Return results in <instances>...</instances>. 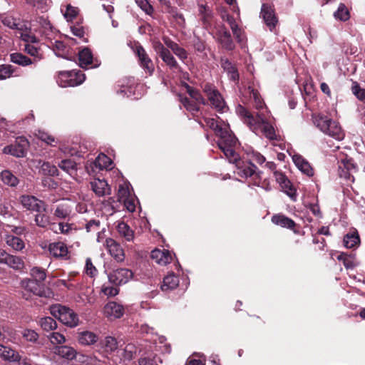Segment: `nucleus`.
Segmentation results:
<instances>
[{
	"label": "nucleus",
	"mask_w": 365,
	"mask_h": 365,
	"mask_svg": "<svg viewBox=\"0 0 365 365\" xmlns=\"http://www.w3.org/2000/svg\"><path fill=\"white\" fill-rule=\"evenodd\" d=\"M205 125L213 130L220 139L217 141L219 148L223 152L226 158L232 162L236 161L237 153L235 148L237 139L230 130L229 125L220 124L214 118H205Z\"/></svg>",
	"instance_id": "1"
},
{
	"label": "nucleus",
	"mask_w": 365,
	"mask_h": 365,
	"mask_svg": "<svg viewBox=\"0 0 365 365\" xmlns=\"http://www.w3.org/2000/svg\"><path fill=\"white\" fill-rule=\"evenodd\" d=\"M236 113L253 132L257 133L261 131L267 138H274V130L271 125L266 122L263 113H257L256 115H254L241 105H238L236 108Z\"/></svg>",
	"instance_id": "2"
},
{
	"label": "nucleus",
	"mask_w": 365,
	"mask_h": 365,
	"mask_svg": "<svg viewBox=\"0 0 365 365\" xmlns=\"http://www.w3.org/2000/svg\"><path fill=\"white\" fill-rule=\"evenodd\" d=\"M314 122L317 127L325 134L337 140H341L344 138V134L339 125L327 116L319 115L315 117Z\"/></svg>",
	"instance_id": "3"
},
{
	"label": "nucleus",
	"mask_w": 365,
	"mask_h": 365,
	"mask_svg": "<svg viewBox=\"0 0 365 365\" xmlns=\"http://www.w3.org/2000/svg\"><path fill=\"white\" fill-rule=\"evenodd\" d=\"M50 312L55 318L69 327H75L78 324L79 319L72 309L57 304L50 307Z\"/></svg>",
	"instance_id": "4"
},
{
	"label": "nucleus",
	"mask_w": 365,
	"mask_h": 365,
	"mask_svg": "<svg viewBox=\"0 0 365 365\" xmlns=\"http://www.w3.org/2000/svg\"><path fill=\"white\" fill-rule=\"evenodd\" d=\"M86 79L85 74L81 71H60L56 81L63 88L73 87L81 84Z\"/></svg>",
	"instance_id": "5"
},
{
	"label": "nucleus",
	"mask_w": 365,
	"mask_h": 365,
	"mask_svg": "<svg viewBox=\"0 0 365 365\" xmlns=\"http://www.w3.org/2000/svg\"><path fill=\"white\" fill-rule=\"evenodd\" d=\"M203 91L213 108L220 112L225 111L226 109L225 102L220 92L212 85L205 84Z\"/></svg>",
	"instance_id": "6"
},
{
	"label": "nucleus",
	"mask_w": 365,
	"mask_h": 365,
	"mask_svg": "<svg viewBox=\"0 0 365 365\" xmlns=\"http://www.w3.org/2000/svg\"><path fill=\"white\" fill-rule=\"evenodd\" d=\"M29 148V141L23 137L17 138L14 144L6 146L3 153L9 154L16 158H23Z\"/></svg>",
	"instance_id": "7"
},
{
	"label": "nucleus",
	"mask_w": 365,
	"mask_h": 365,
	"mask_svg": "<svg viewBox=\"0 0 365 365\" xmlns=\"http://www.w3.org/2000/svg\"><path fill=\"white\" fill-rule=\"evenodd\" d=\"M20 202L24 207L28 210L40 212H46V206L45 203L32 195H24L20 197Z\"/></svg>",
	"instance_id": "8"
},
{
	"label": "nucleus",
	"mask_w": 365,
	"mask_h": 365,
	"mask_svg": "<svg viewBox=\"0 0 365 365\" xmlns=\"http://www.w3.org/2000/svg\"><path fill=\"white\" fill-rule=\"evenodd\" d=\"M153 48L156 53L160 56L162 60L170 68H178V63L170 51L165 48L160 42L155 41L153 43Z\"/></svg>",
	"instance_id": "9"
},
{
	"label": "nucleus",
	"mask_w": 365,
	"mask_h": 365,
	"mask_svg": "<svg viewBox=\"0 0 365 365\" xmlns=\"http://www.w3.org/2000/svg\"><path fill=\"white\" fill-rule=\"evenodd\" d=\"M132 277V271L125 268L116 269L108 275L109 281L116 285L125 284Z\"/></svg>",
	"instance_id": "10"
},
{
	"label": "nucleus",
	"mask_w": 365,
	"mask_h": 365,
	"mask_svg": "<svg viewBox=\"0 0 365 365\" xmlns=\"http://www.w3.org/2000/svg\"><path fill=\"white\" fill-rule=\"evenodd\" d=\"M135 53L138 57V60L140 66L143 70L148 73L152 75L154 71L155 67L152 60L149 58L145 49L140 45H138L135 48Z\"/></svg>",
	"instance_id": "11"
},
{
	"label": "nucleus",
	"mask_w": 365,
	"mask_h": 365,
	"mask_svg": "<svg viewBox=\"0 0 365 365\" xmlns=\"http://www.w3.org/2000/svg\"><path fill=\"white\" fill-rule=\"evenodd\" d=\"M227 160L230 163H232L229 159ZM232 163H236L237 173L240 177L245 178L253 177L255 180L259 178L258 173H256V167L252 163L241 165V162L239 160V156L237 155L236 161L232 162Z\"/></svg>",
	"instance_id": "12"
},
{
	"label": "nucleus",
	"mask_w": 365,
	"mask_h": 365,
	"mask_svg": "<svg viewBox=\"0 0 365 365\" xmlns=\"http://www.w3.org/2000/svg\"><path fill=\"white\" fill-rule=\"evenodd\" d=\"M123 313V307L115 302H110L103 307L104 316L110 320L120 318Z\"/></svg>",
	"instance_id": "13"
},
{
	"label": "nucleus",
	"mask_w": 365,
	"mask_h": 365,
	"mask_svg": "<svg viewBox=\"0 0 365 365\" xmlns=\"http://www.w3.org/2000/svg\"><path fill=\"white\" fill-rule=\"evenodd\" d=\"M105 246L110 255L117 261L123 262L125 259L124 251L120 245L112 238L106 240Z\"/></svg>",
	"instance_id": "14"
},
{
	"label": "nucleus",
	"mask_w": 365,
	"mask_h": 365,
	"mask_svg": "<svg viewBox=\"0 0 365 365\" xmlns=\"http://www.w3.org/2000/svg\"><path fill=\"white\" fill-rule=\"evenodd\" d=\"M112 161L105 154H99L98 156L96 158L95 161L91 163L89 166H86V169L88 173L96 171L95 169L103 170V169H111Z\"/></svg>",
	"instance_id": "15"
},
{
	"label": "nucleus",
	"mask_w": 365,
	"mask_h": 365,
	"mask_svg": "<svg viewBox=\"0 0 365 365\" xmlns=\"http://www.w3.org/2000/svg\"><path fill=\"white\" fill-rule=\"evenodd\" d=\"M261 15L270 31H272L277 23L274 10L269 6L263 4L261 11Z\"/></svg>",
	"instance_id": "16"
},
{
	"label": "nucleus",
	"mask_w": 365,
	"mask_h": 365,
	"mask_svg": "<svg viewBox=\"0 0 365 365\" xmlns=\"http://www.w3.org/2000/svg\"><path fill=\"white\" fill-rule=\"evenodd\" d=\"M292 160L297 168L304 174L309 177L314 175V170L311 167L307 160L302 158L300 155L294 154L292 156Z\"/></svg>",
	"instance_id": "17"
},
{
	"label": "nucleus",
	"mask_w": 365,
	"mask_h": 365,
	"mask_svg": "<svg viewBox=\"0 0 365 365\" xmlns=\"http://www.w3.org/2000/svg\"><path fill=\"white\" fill-rule=\"evenodd\" d=\"M22 287L34 294L42 297L45 296V292L41 284L34 279H25L21 282Z\"/></svg>",
	"instance_id": "18"
},
{
	"label": "nucleus",
	"mask_w": 365,
	"mask_h": 365,
	"mask_svg": "<svg viewBox=\"0 0 365 365\" xmlns=\"http://www.w3.org/2000/svg\"><path fill=\"white\" fill-rule=\"evenodd\" d=\"M91 188L96 195L101 197L110 195V188L108 182L104 180L95 179L91 182Z\"/></svg>",
	"instance_id": "19"
},
{
	"label": "nucleus",
	"mask_w": 365,
	"mask_h": 365,
	"mask_svg": "<svg viewBox=\"0 0 365 365\" xmlns=\"http://www.w3.org/2000/svg\"><path fill=\"white\" fill-rule=\"evenodd\" d=\"M151 258L158 264L165 265L172 260V255L168 250H155L151 252Z\"/></svg>",
	"instance_id": "20"
},
{
	"label": "nucleus",
	"mask_w": 365,
	"mask_h": 365,
	"mask_svg": "<svg viewBox=\"0 0 365 365\" xmlns=\"http://www.w3.org/2000/svg\"><path fill=\"white\" fill-rule=\"evenodd\" d=\"M48 251L52 256L56 258H64L68 255V248L66 245L61 242L50 244Z\"/></svg>",
	"instance_id": "21"
},
{
	"label": "nucleus",
	"mask_w": 365,
	"mask_h": 365,
	"mask_svg": "<svg viewBox=\"0 0 365 365\" xmlns=\"http://www.w3.org/2000/svg\"><path fill=\"white\" fill-rule=\"evenodd\" d=\"M53 353L68 360L73 359L76 356V350L68 346H56L53 348Z\"/></svg>",
	"instance_id": "22"
},
{
	"label": "nucleus",
	"mask_w": 365,
	"mask_h": 365,
	"mask_svg": "<svg viewBox=\"0 0 365 365\" xmlns=\"http://www.w3.org/2000/svg\"><path fill=\"white\" fill-rule=\"evenodd\" d=\"M78 61L79 66L86 68L94 61L91 51L87 47L81 49L78 51Z\"/></svg>",
	"instance_id": "23"
},
{
	"label": "nucleus",
	"mask_w": 365,
	"mask_h": 365,
	"mask_svg": "<svg viewBox=\"0 0 365 365\" xmlns=\"http://www.w3.org/2000/svg\"><path fill=\"white\" fill-rule=\"evenodd\" d=\"M0 357L11 361H19L21 356L15 350L0 344Z\"/></svg>",
	"instance_id": "24"
},
{
	"label": "nucleus",
	"mask_w": 365,
	"mask_h": 365,
	"mask_svg": "<svg viewBox=\"0 0 365 365\" xmlns=\"http://www.w3.org/2000/svg\"><path fill=\"white\" fill-rule=\"evenodd\" d=\"M179 285V278L173 273H170L163 279V283L161 286L163 291L172 290Z\"/></svg>",
	"instance_id": "25"
},
{
	"label": "nucleus",
	"mask_w": 365,
	"mask_h": 365,
	"mask_svg": "<svg viewBox=\"0 0 365 365\" xmlns=\"http://www.w3.org/2000/svg\"><path fill=\"white\" fill-rule=\"evenodd\" d=\"M219 41L221 45L227 50L231 51L235 48V44L232 39L230 32L227 30L222 29L219 33Z\"/></svg>",
	"instance_id": "26"
},
{
	"label": "nucleus",
	"mask_w": 365,
	"mask_h": 365,
	"mask_svg": "<svg viewBox=\"0 0 365 365\" xmlns=\"http://www.w3.org/2000/svg\"><path fill=\"white\" fill-rule=\"evenodd\" d=\"M78 342L82 345H91L98 340V336L89 331H81L78 334Z\"/></svg>",
	"instance_id": "27"
},
{
	"label": "nucleus",
	"mask_w": 365,
	"mask_h": 365,
	"mask_svg": "<svg viewBox=\"0 0 365 365\" xmlns=\"http://www.w3.org/2000/svg\"><path fill=\"white\" fill-rule=\"evenodd\" d=\"M272 222L275 225L289 229H292L295 226V222L292 220L282 215H274L272 217Z\"/></svg>",
	"instance_id": "28"
},
{
	"label": "nucleus",
	"mask_w": 365,
	"mask_h": 365,
	"mask_svg": "<svg viewBox=\"0 0 365 365\" xmlns=\"http://www.w3.org/2000/svg\"><path fill=\"white\" fill-rule=\"evenodd\" d=\"M58 167L71 177L76 175L77 165L71 160H63L58 163Z\"/></svg>",
	"instance_id": "29"
},
{
	"label": "nucleus",
	"mask_w": 365,
	"mask_h": 365,
	"mask_svg": "<svg viewBox=\"0 0 365 365\" xmlns=\"http://www.w3.org/2000/svg\"><path fill=\"white\" fill-rule=\"evenodd\" d=\"M1 179L5 185L10 187H16L19 182L18 178L9 170L1 173Z\"/></svg>",
	"instance_id": "30"
},
{
	"label": "nucleus",
	"mask_w": 365,
	"mask_h": 365,
	"mask_svg": "<svg viewBox=\"0 0 365 365\" xmlns=\"http://www.w3.org/2000/svg\"><path fill=\"white\" fill-rule=\"evenodd\" d=\"M246 95H249V98L251 101H252L253 106L257 110H261L264 108V103L261 99L257 91L255 90L251 87H248L246 91Z\"/></svg>",
	"instance_id": "31"
},
{
	"label": "nucleus",
	"mask_w": 365,
	"mask_h": 365,
	"mask_svg": "<svg viewBox=\"0 0 365 365\" xmlns=\"http://www.w3.org/2000/svg\"><path fill=\"white\" fill-rule=\"evenodd\" d=\"M227 22L230 26V29L238 43H241L244 41V35L242 30L238 27L235 19L231 16H227Z\"/></svg>",
	"instance_id": "32"
},
{
	"label": "nucleus",
	"mask_w": 365,
	"mask_h": 365,
	"mask_svg": "<svg viewBox=\"0 0 365 365\" xmlns=\"http://www.w3.org/2000/svg\"><path fill=\"white\" fill-rule=\"evenodd\" d=\"M117 230L120 236L124 237L127 241H131L134 237V232L130 227L125 222H119Z\"/></svg>",
	"instance_id": "33"
},
{
	"label": "nucleus",
	"mask_w": 365,
	"mask_h": 365,
	"mask_svg": "<svg viewBox=\"0 0 365 365\" xmlns=\"http://www.w3.org/2000/svg\"><path fill=\"white\" fill-rule=\"evenodd\" d=\"M221 65L223 69L227 71L230 78L235 81L238 78V73L234 65L227 58H222Z\"/></svg>",
	"instance_id": "34"
},
{
	"label": "nucleus",
	"mask_w": 365,
	"mask_h": 365,
	"mask_svg": "<svg viewBox=\"0 0 365 365\" xmlns=\"http://www.w3.org/2000/svg\"><path fill=\"white\" fill-rule=\"evenodd\" d=\"M344 168L347 170L344 172L343 177L351 182H354V178L353 173L356 171V166L351 159H346L342 160ZM342 176V175H341Z\"/></svg>",
	"instance_id": "35"
},
{
	"label": "nucleus",
	"mask_w": 365,
	"mask_h": 365,
	"mask_svg": "<svg viewBox=\"0 0 365 365\" xmlns=\"http://www.w3.org/2000/svg\"><path fill=\"white\" fill-rule=\"evenodd\" d=\"M359 236L356 231L346 234L344 237V244L347 248H353L359 245Z\"/></svg>",
	"instance_id": "36"
},
{
	"label": "nucleus",
	"mask_w": 365,
	"mask_h": 365,
	"mask_svg": "<svg viewBox=\"0 0 365 365\" xmlns=\"http://www.w3.org/2000/svg\"><path fill=\"white\" fill-rule=\"evenodd\" d=\"M6 242L8 246L17 251L23 250L25 246L24 241L21 238L14 235H7L6 237Z\"/></svg>",
	"instance_id": "37"
},
{
	"label": "nucleus",
	"mask_w": 365,
	"mask_h": 365,
	"mask_svg": "<svg viewBox=\"0 0 365 365\" xmlns=\"http://www.w3.org/2000/svg\"><path fill=\"white\" fill-rule=\"evenodd\" d=\"M71 213V207L67 203L58 205L54 211V215L58 219H66Z\"/></svg>",
	"instance_id": "38"
},
{
	"label": "nucleus",
	"mask_w": 365,
	"mask_h": 365,
	"mask_svg": "<svg viewBox=\"0 0 365 365\" xmlns=\"http://www.w3.org/2000/svg\"><path fill=\"white\" fill-rule=\"evenodd\" d=\"M38 324L46 331H51L57 328L56 322L50 317L41 318L38 321Z\"/></svg>",
	"instance_id": "39"
},
{
	"label": "nucleus",
	"mask_w": 365,
	"mask_h": 365,
	"mask_svg": "<svg viewBox=\"0 0 365 365\" xmlns=\"http://www.w3.org/2000/svg\"><path fill=\"white\" fill-rule=\"evenodd\" d=\"M180 102L185 108V109L190 113H191L193 115H195L196 113L199 112L198 103L194 101H191L187 97H181Z\"/></svg>",
	"instance_id": "40"
},
{
	"label": "nucleus",
	"mask_w": 365,
	"mask_h": 365,
	"mask_svg": "<svg viewBox=\"0 0 365 365\" xmlns=\"http://www.w3.org/2000/svg\"><path fill=\"white\" fill-rule=\"evenodd\" d=\"M11 61L20 65V66H28L33 63V61L26 56L20 53H14L10 55Z\"/></svg>",
	"instance_id": "41"
},
{
	"label": "nucleus",
	"mask_w": 365,
	"mask_h": 365,
	"mask_svg": "<svg viewBox=\"0 0 365 365\" xmlns=\"http://www.w3.org/2000/svg\"><path fill=\"white\" fill-rule=\"evenodd\" d=\"M35 135L38 139L47 145L55 146L57 143V140L53 135L43 130H38Z\"/></svg>",
	"instance_id": "42"
},
{
	"label": "nucleus",
	"mask_w": 365,
	"mask_h": 365,
	"mask_svg": "<svg viewBox=\"0 0 365 365\" xmlns=\"http://www.w3.org/2000/svg\"><path fill=\"white\" fill-rule=\"evenodd\" d=\"M104 351L107 353H111L117 349L118 343L116 339L112 336H107L102 342Z\"/></svg>",
	"instance_id": "43"
},
{
	"label": "nucleus",
	"mask_w": 365,
	"mask_h": 365,
	"mask_svg": "<svg viewBox=\"0 0 365 365\" xmlns=\"http://www.w3.org/2000/svg\"><path fill=\"white\" fill-rule=\"evenodd\" d=\"M3 24L12 29L20 30L22 29V25L19 19H14L10 16H6L1 20Z\"/></svg>",
	"instance_id": "44"
},
{
	"label": "nucleus",
	"mask_w": 365,
	"mask_h": 365,
	"mask_svg": "<svg viewBox=\"0 0 365 365\" xmlns=\"http://www.w3.org/2000/svg\"><path fill=\"white\" fill-rule=\"evenodd\" d=\"M6 262L5 264L16 270L23 269L24 266L22 259L17 256L10 255Z\"/></svg>",
	"instance_id": "45"
},
{
	"label": "nucleus",
	"mask_w": 365,
	"mask_h": 365,
	"mask_svg": "<svg viewBox=\"0 0 365 365\" xmlns=\"http://www.w3.org/2000/svg\"><path fill=\"white\" fill-rule=\"evenodd\" d=\"M185 87L186 88V91L188 93V94L193 99L194 101L198 103L204 105L205 104L206 102L205 98L201 96L198 91L192 88L187 83L185 84Z\"/></svg>",
	"instance_id": "46"
},
{
	"label": "nucleus",
	"mask_w": 365,
	"mask_h": 365,
	"mask_svg": "<svg viewBox=\"0 0 365 365\" xmlns=\"http://www.w3.org/2000/svg\"><path fill=\"white\" fill-rule=\"evenodd\" d=\"M334 16L336 19L345 21L349 19V12L344 4H340Z\"/></svg>",
	"instance_id": "47"
},
{
	"label": "nucleus",
	"mask_w": 365,
	"mask_h": 365,
	"mask_svg": "<svg viewBox=\"0 0 365 365\" xmlns=\"http://www.w3.org/2000/svg\"><path fill=\"white\" fill-rule=\"evenodd\" d=\"M138 351L134 344L129 343L125 345L123 350V358L125 360H131L134 358Z\"/></svg>",
	"instance_id": "48"
},
{
	"label": "nucleus",
	"mask_w": 365,
	"mask_h": 365,
	"mask_svg": "<svg viewBox=\"0 0 365 365\" xmlns=\"http://www.w3.org/2000/svg\"><path fill=\"white\" fill-rule=\"evenodd\" d=\"M44 212L41 211L35 215L36 225L41 227H46L50 225L49 217Z\"/></svg>",
	"instance_id": "49"
},
{
	"label": "nucleus",
	"mask_w": 365,
	"mask_h": 365,
	"mask_svg": "<svg viewBox=\"0 0 365 365\" xmlns=\"http://www.w3.org/2000/svg\"><path fill=\"white\" fill-rule=\"evenodd\" d=\"M33 279L41 283L46 279V274L43 269L38 267H34L30 271Z\"/></svg>",
	"instance_id": "50"
},
{
	"label": "nucleus",
	"mask_w": 365,
	"mask_h": 365,
	"mask_svg": "<svg viewBox=\"0 0 365 365\" xmlns=\"http://www.w3.org/2000/svg\"><path fill=\"white\" fill-rule=\"evenodd\" d=\"M41 171L44 175L54 176L58 175V169L55 165L50 164L48 162H43L41 165Z\"/></svg>",
	"instance_id": "51"
},
{
	"label": "nucleus",
	"mask_w": 365,
	"mask_h": 365,
	"mask_svg": "<svg viewBox=\"0 0 365 365\" xmlns=\"http://www.w3.org/2000/svg\"><path fill=\"white\" fill-rule=\"evenodd\" d=\"M52 344L58 345L63 344L66 341L65 336L59 332H51L47 336Z\"/></svg>",
	"instance_id": "52"
},
{
	"label": "nucleus",
	"mask_w": 365,
	"mask_h": 365,
	"mask_svg": "<svg viewBox=\"0 0 365 365\" xmlns=\"http://www.w3.org/2000/svg\"><path fill=\"white\" fill-rule=\"evenodd\" d=\"M24 51L31 56L37 58V60L42 58V53H41L40 49L34 45L26 43L24 46Z\"/></svg>",
	"instance_id": "53"
},
{
	"label": "nucleus",
	"mask_w": 365,
	"mask_h": 365,
	"mask_svg": "<svg viewBox=\"0 0 365 365\" xmlns=\"http://www.w3.org/2000/svg\"><path fill=\"white\" fill-rule=\"evenodd\" d=\"M21 334H22L23 338L25 340H26L27 341L34 343V342L37 341V340L38 339V333L36 332L33 329H24L21 332Z\"/></svg>",
	"instance_id": "54"
},
{
	"label": "nucleus",
	"mask_w": 365,
	"mask_h": 365,
	"mask_svg": "<svg viewBox=\"0 0 365 365\" xmlns=\"http://www.w3.org/2000/svg\"><path fill=\"white\" fill-rule=\"evenodd\" d=\"M53 46L55 53L58 56L67 58L66 55L68 52V48L63 42L57 41L55 42Z\"/></svg>",
	"instance_id": "55"
},
{
	"label": "nucleus",
	"mask_w": 365,
	"mask_h": 365,
	"mask_svg": "<svg viewBox=\"0 0 365 365\" xmlns=\"http://www.w3.org/2000/svg\"><path fill=\"white\" fill-rule=\"evenodd\" d=\"M118 197L119 201H123L125 199H127L128 197H130V192L129 190V185H120L118 192Z\"/></svg>",
	"instance_id": "56"
},
{
	"label": "nucleus",
	"mask_w": 365,
	"mask_h": 365,
	"mask_svg": "<svg viewBox=\"0 0 365 365\" xmlns=\"http://www.w3.org/2000/svg\"><path fill=\"white\" fill-rule=\"evenodd\" d=\"M85 271L86 274L91 277H95L97 274L98 271L93 264L91 258H87L86 259Z\"/></svg>",
	"instance_id": "57"
},
{
	"label": "nucleus",
	"mask_w": 365,
	"mask_h": 365,
	"mask_svg": "<svg viewBox=\"0 0 365 365\" xmlns=\"http://www.w3.org/2000/svg\"><path fill=\"white\" fill-rule=\"evenodd\" d=\"M12 66L10 65H2L0 66V79H6L11 76L13 73Z\"/></svg>",
	"instance_id": "58"
},
{
	"label": "nucleus",
	"mask_w": 365,
	"mask_h": 365,
	"mask_svg": "<svg viewBox=\"0 0 365 365\" xmlns=\"http://www.w3.org/2000/svg\"><path fill=\"white\" fill-rule=\"evenodd\" d=\"M248 155L250 156V161L255 162L259 165H262L265 162V158L258 152L252 151Z\"/></svg>",
	"instance_id": "59"
},
{
	"label": "nucleus",
	"mask_w": 365,
	"mask_h": 365,
	"mask_svg": "<svg viewBox=\"0 0 365 365\" xmlns=\"http://www.w3.org/2000/svg\"><path fill=\"white\" fill-rule=\"evenodd\" d=\"M137 4L146 14H150L153 11V6L149 4L148 0H135Z\"/></svg>",
	"instance_id": "60"
},
{
	"label": "nucleus",
	"mask_w": 365,
	"mask_h": 365,
	"mask_svg": "<svg viewBox=\"0 0 365 365\" xmlns=\"http://www.w3.org/2000/svg\"><path fill=\"white\" fill-rule=\"evenodd\" d=\"M279 185L289 196L292 197L295 194V190L288 179Z\"/></svg>",
	"instance_id": "61"
},
{
	"label": "nucleus",
	"mask_w": 365,
	"mask_h": 365,
	"mask_svg": "<svg viewBox=\"0 0 365 365\" xmlns=\"http://www.w3.org/2000/svg\"><path fill=\"white\" fill-rule=\"evenodd\" d=\"M101 222L98 220H91L86 225L87 232H97L100 229Z\"/></svg>",
	"instance_id": "62"
},
{
	"label": "nucleus",
	"mask_w": 365,
	"mask_h": 365,
	"mask_svg": "<svg viewBox=\"0 0 365 365\" xmlns=\"http://www.w3.org/2000/svg\"><path fill=\"white\" fill-rule=\"evenodd\" d=\"M77 14L78 9L76 8L68 6L64 16L68 21H71L77 16Z\"/></svg>",
	"instance_id": "63"
},
{
	"label": "nucleus",
	"mask_w": 365,
	"mask_h": 365,
	"mask_svg": "<svg viewBox=\"0 0 365 365\" xmlns=\"http://www.w3.org/2000/svg\"><path fill=\"white\" fill-rule=\"evenodd\" d=\"M354 95L361 101L365 100V90L361 89L357 85L352 87Z\"/></svg>",
	"instance_id": "64"
}]
</instances>
